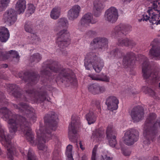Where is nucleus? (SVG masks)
I'll list each match as a JSON object with an SVG mask.
<instances>
[{
    "mask_svg": "<svg viewBox=\"0 0 160 160\" xmlns=\"http://www.w3.org/2000/svg\"><path fill=\"white\" fill-rule=\"evenodd\" d=\"M5 132L0 125V141L7 147L8 158L10 160L13 159V156L15 152V149L10 143L11 138L5 136Z\"/></svg>",
    "mask_w": 160,
    "mask_h": 160,
    "instance_id": "1",
    "label": "nucleus"
},
{
    "mask_svg": "<svg viewBox=\"0 0 160 160\" xmlns=\"http://www.w3.org/2000/svg\"><path fill=\"white\" fill-rule=\"evenodd\" d=\"M138 136L139 133L138 131L135 129H131L125 132L123 140L126 144L131 145L137 141Z\"/></svg>",
    "mask_w": 160,
    "mask_h": 160,
    "instance_id": "2",
    "label": "nucleus"
},
{
    "mask_svg": "<svg viewBox=\"0 0 160 160\" xmlns=\"http://www.w3.org/2000/svg\"><path fill=\"white\" fill-rule=\"evenodd\" d=\"M84 65L87 69L89 70L92 66L96 72H99L103 66V63L102 62L98 61V58L95 57L89 60L86 59Z\"/></svg>",
    "mask_w": 160,
    "mask_h": 160,
    "instance_id": "3",
    "label": "nucleus"
},
{
    "mask_svg": "<svg viewBox=\"0 0 160 160\" xmlns=\"http://www.w3.org/2000/svg\"><path fill=\"white\" fill-rule=\"evenodd\" d=\"M0 113L2 114L6 120H8V123L9 124L8 127L9 130L11 132H15L17 130L16 121L13 119H12L11 117H12L11 115L12 113L6 108H3L0 109Z\"/></svg>",
    "mask_w": 160,
    "mask_h": 160,
    "instance_id": "4",
    "label": "nucleus"
},
{
    "mask_svg": "<svg viewBox=\"0 0 160 160\" xmlns=\"http://www.w3.org/2000/svg\"><path fill=\"white\" fill-rule=\"evenodd\" d=\"M57 35V43L60 47L63 48L64 47H67L70 44V40L69 38V34L66 30L63 29L61 30Z\"/></svg>",
    "mask_w": 160,
    "mask_h": 160,
    "instance_id": "5",
    "label": "nucleus"
},
{
    "mask_svg": "<svg viewBox=\"0 0 160 160\" xmlns=\"http://www.w3.org/2000/svg\"><path fill=\"white\" fill-rule=\"evenodd\" d=\"M118 17V12L116 8L111 7L105 12V18L106 20L113 23L117 20Z\"/></svg>",
    "mask_w": 160,
    "mask_h": 160,
    "instance_id": "6",
    "label": "nucleus"
},
{
    "mask_svg": "<svg viewBox=\"0 0 160 160\" xmlns=\"http://www.w3.org/2000/svg\"><path fill=\"white\" fill-rule=\"evenodd\" d=\"M115 133V132L112 125H108L106 130L107 138L109 140L110 145L113 147H115L117 143Z\"/></svg>",
    "mask_w": 160,
    "mask_h": 160,
    "instance_id": "7",
    "label": "nucleus"
},
{
    "mask_svg": "<svg viewBox=\"0 0 160 160\" xmlns=\"http://www.w3.org/2000/svg\"><path fill=\"white\" fill-rule=\"evenodd\" d=\"M143 109L139 106L134 108L131 113L132 118L135 122L139 121L143 117Z\"/></svg>",
    "mask_w": 160,
    "mask_h": 160,
    "instance_id": "8",
    "label": "nucleus"
},
{
    "mask_svg": "<svg viewBox=\"0 0 160 160\" xmlns=\"http://www.w3.org/2000/svg\"><path fill=\"white\" fill-rule=\"evenodd\" d=\"M17 19L15 11L10 9L4 14L3 20L5 22L11 25L14 23Z\"/></svg>",
    "mask_w": 160,
    "mask_h": 160,
    "instance_id": "9",
    "label": "nucleus"
},
{
    "mask_svg": "<svg viewBox=\"0 0 160 160\" xmlns=\"http://www.w3.org/2000/svg\"><path fill=\"white\" fill-rule=\"evenodd\" d=\"M148 68V62H144L142 64V72L143 77L146 79L148 78L149 77H152L153 79H154L155 80L158 79L159 76V73L156 72L154 74L151 73L150 75L149 74Z\"/></svg>",
    "mask_w": 160,
    "mask_h": 160,
    "instance_id": "10",
    "label": "nucleus"
},
{
    "mask_svg": "<svg viewBox=\"0 0 160 160\" xmlns=\"http://www.w3.org/2000/svg\"><path fill=\"white\" fill-rule=\"evenodd\" d=\"M80 123L79 119H72L71 123L69 125L68 127V137L70 139H72L76 133L75 129L78 127Z\"/></svg>",
    "mask_w": 160,
    "mask_h": 160,
    "instance_id": "11",
    "label": "nucleus"
},
{
    "mask_svg": "<svg viewBox=\"0 0 160 160\" xmlns=\"http://www.w3.org/2000/svg\"><path fill=\"white\" fill-rule=\"evenodd\" d=\"M106 103L108 109L113 111L118 109L119 101L116 97L111 96L107 99Z\"/></svg>",
    "mask_w": 160,
    "mask_h": 160,
    "instance_id": "12",
    "label": "nucleus"
},
{
    "mask_svg": "<svg viewBox=\"0 0 160 160\" xmlns=\"http://www.w3.org/2000/svg\"><path fill=\"white\" fill-rule=\"evenodd\" d=\"M81 8L78 5L73 6L68 12V17L69 19L73 20L78 16Z\"/></svg>",
    "mask_w": 160,
    "mask_h": 160,
    "instance_id": "13",
    "label": "nucleus"
},
{
    "mask_svg": "<svg viewBox=\"0 0 160 160\" xmlns=\"http://www.w3.org/2000/svg\"><path fill=\"white\" fill-rule=\"evenodd\" d=\"M105 89L104 87L100 86L94 84L89 85L88 87L89 91L94 95L102 93L105 91Z\"/></svg>",
    "mask_w": 160,
    "mask_h": 160,
    "instance_id": "14",
    "label": "nucleus"
},
{
    "mask_svg": "<svg viewBox=\"0 0 160 160\" xmlns=\"http://www.w3.org/2000/svg\"><path fill=\"white\" fill-rule=\"evenodd\" d=\"M96 20L93 19L92 15L90 13L85 14L81 21L82 25L86 27L90 25V23L93 24L96 22Z\"/></svg>",
    "mask_w": 160,
    "mask_h": 160,
    "instance_id": "15",
    "label": "nucleus"
},
{
    "mask_svg": "<svg viewBox=\"0 0 160 160\" xmlns=\"http://www.w3.org/2000/svg\"><path fill=\"white\" fill-rule=\"evenodd\" d=\"M93 4L94 15L96 17H98L101 11L104 8V5L100 0H95Z\"/></svg>",
    "mask_w": 160,
    "mask_h": 160,
    "instance_id": "16",
    "label": "nucleus"
},
{
    "mask_svg": "<svg viewBox=\"0 0 160 160\" xmlns=\"http://www.w3.org/2000/svg\"><path fill=\"white\" fill-rule=\"evenodd\" d=\"M10 37L9 31L7 28L2 27H0V41L2 42H6Z\"/></svg>",
    "mask_w": 160,
    "mask_h": 160,
    "instance_id": "17",
    "label": "nucleus"
},
{
    "mask_svg": "<svg viewBox=\"0 0 160 160\" xmlns=\"http://www.w3.org/2000/svg\"><path fill=\"white\" fill-rule=\"evenodd\" d=\"M26 2L25 0H18L15 5V9L17 13H23L26 8Z\"/></svg>",
    "mask_w": 160,
    "mask_h": 160,
    "instance_id": "18",
    "label": "nucleus"
},
{
    "mask_svg": "<svg viewBox=\"0 0 160 160\" xmlns=\"http://www.w3.org/2000/svg\"><path fill=\"white\" fill-rule=\"evenodd\" d=\"M9 54L11 56L15 58L18 59L19 58V55L17 52L13 50H10L8 52L5 54L3 53L2 50L0 49V60H4L7 58L6 57L8 54Z\"/></svg>",
    "mask_w": 160,
    "mask_h": 160,
    "instance_id": "19",
    "label": "nucleus"
},
{
    "mask_svg": "<svg viewBox=\"0 0 160 160\" xmlns=\"http://www.w3.org/2000/svg\"><path fill=\"white\" fill-rule=\"evenodd\" d=\"M149 55L152 58H154L156 59H159L160 48L153 47L150 50Z\"/></svg>",
    "mask_w": 160,
    "mask_h": 160,
    "instance_id": "20",
    "label": "nucleus"
},
{
    "mask_svg": "<svg viewBox=\"0 0 160 160\" xmlns=\"http://www.w3.org/2000/svg\"><path fill=\"white\" fill-rule=\"evenodd\" d=\"M24 132L25 134V137L27 140L32 144L34 142L33 140V135L30 128L28 127H25Z\"/></svg>",
    "mask_w": 160,
    "mask_h": 160,
    "instance_id": "21",
    "label": "nucleus"
},
{
    "mask_svg": "<svg viewBox=\"0 0 160 160\" xmlns=\"http://www.w3.org/2000/svg\"><path fill=\"white\" fill-rule=\"evenodd\" d=\"M91 44L94 46H97V45H99L103 47L104 48H107V41L106 39L101 40L99 38H96L93 40V42H92Z\"/></svg>",
    "mask_w": 160,
    "mask_h": 160,
    "instance_id": "22",
    "label": "nucleus"
},
{
    "mask_svg": "<svg viewBox=\"0 0 160 160\" xmlns=\"http://www.w3.org/2000/svg\"><path fill=\"white\" fill-rule=\"evenodd\" d=\"M61 9L60 8L55 7L51 10L50 13L51 18L54 19L58 18L60 15Z\"/></svg>",
    "mask_w": 160,
    "mask_h": 160,
    "instance_id": "23",
    "label": "nucleus"
},
{
    "mask_svg": "<svg viewBox=\"0 0 160 160\" xmlns=\"http://www.w3.org/2000/svg\"><path fill=\"white\" fill-rule=\"evenodd\" d=\"M86 118L88 123L91 124L95 122L96 120V117L93 112H90L86 115Z\"/></svg>",
    "mask_w": 160,
    "mask_h": 160,
    "instance_id": "24",
    "label": "nucleus"
},
{
    "mask_svg": "<svg viewBox=\"0 0 160 160\" xmlns=\"http://www.w3.org/2000/svg\"><path fill=\"white\" fill-rule=\"evenodd\" d=\"M42 130V128H41L39 129L38 130H37L36 132L37 133V135L38 137H40V138H42V139H43V137L45 134V132L46 134L47 132L48 133L49 132L46 131V130H45V131H43V132H42L41 130ZM41 140V138H40V140Z\"/></svg>",
    "mask_w": 160,
    "mask_h": 160,
    "instance_id": "25",
    "label": "nucleus"
},
{
    "mask_svg": "<svg viewBox=\"0 0 160 160\" xmlns=\"http://www.w3.org/2000/svg\"><path fill=\"white\" fill-rule=\"evenodd\" d=\"M28 160H38L34 153L32 150H31L28 151Z\"/></svg>",
    "mask_w": 160,
    "mask_h": 160,
    "instance_id": "26",
    "label": "nucleus"
},
{
    "mask_svg": "<svg viewBox=\"0 0 160 160\" xmlns=\"http://www.w3.org/2000/svg\"><path fill=\"white\" fill-rule=\"evenodd\" d=\"M104 133V132L103 131H98V132L97 131L95 133V135L93 133L92 136L94 138H98V139H99V137H102Z\"/></svg>",
    "mask_w": 160,
    "mask_h": 160,
    "instance_id": "27",
    "label": "nucleus"
},
{
    "mask_svg": "<svg viewBox=\"0 0 160 160\" xmlns=\"http://www.w3.org/2000/svg\"><path fill=\"white\" fill-rule=\"evenodd\" d=\"M98 147L95 146L92 151L91 160H96V152Z\"/></svg>",
    "mask_w": 160,
    "mask_h": 160,
    "instance_id": "28",
    "label": "nucleus"
},
{
    "mask_svg": "<svg viewBox=\"0 0 160 160\" xmlns=\"http://www.w3.org/2000/svg\"><path fill=\"white\" fill-rule=\"evenodd\" d=\"M24 28L25 31L27 32L31 33L32 31V28L29 22L25 24Z\"/></svg>",
    "mask_w": 160,
    "mask_h": 160,
    "instance_id": "29",
    "label": "nucleus"
},
{
    "mask_svg": "<svg viewBox=\"0 0 160 160\" xmlns=\"http://www.w3.org/2000/svg\"><path fill=\"white\" fill-rule=\"evenodd\" d=\"M35 9V7L33 4H29L28 5V12L31 14L34 13Z\"/></svg>",
    "mask_w": 160,
    "mask_h": 160,
    "instance_id": "30",
    "label": "nucleus"
},
{
    "mask_svg": "<svg viewBox=\"0 0 160 160\" xmlns=\"http://www.w3.org/2000/svg\"><path fill=\"white\" fill-rule=\"evenodd\" d=\"M66 155L67 157V160H74L72 153V151L66 150Z\"/></svg>",
    "mask_w": 160,
    "mask_h": 160,
    "instance_id": "31",
    "label": "nucleus"
},
{
    "mask_svg": "<svg viewBox=\"0 0 160 160\" xmlns=\"http://www.w3.org/2000/svg\"><path fill=\"white\" fill-rule=\"evenodd\" d=\"M31 39L34 43L39 40V38L37 35L34 33L31 34Z\"/></svg>",
    "mask_w": 160,
    "mask_h": 160,
    "instance_id": "32",
    "label": "nucleus"
},
{
    "mask_svg": "<svg viewBox=\"0 0 160 160\" xmlns=\"http://www.w3.org/2000/svg\"><path fill=\"white\" fill-rule=\"evenodd\" d=\"M100 75V79H99L100 80L99 81L105 82H108L109 81V78L106 75Z\"/></svg>",
    "mask_w": 160,
    "mask_h": 160,
    "instance_id": "33",
    "label": "nucleus"
},
{
    "mask_svg": "<svg viewBox=\"0 0 160 160\" xmlns=\"http://www.w3.org/2000/svg\"><path fill=\"white\" fill-rule=\"evenodd\" d=\"M10 2V0H1L0 2L1 4V7H6Z\"/></svg>",
    "mask_w": 160,
    "mask_h": 160,
    "instance_id": "34",
    "label": "nucleus"
},
{
    "mask_svg": "<svg viewBox=\"0 0 160 160\" xmlns=\"http://www.w3.org/2000/svg\"><path fill=\"white\" fill-rule=\"evenodd\" d=\"M119 45L122 46H128L129 44V41L128 39H126L123 40H119Z\"/></svg>",
    "mask_w": 160,
    "mask_h": 160,
    "instance_id": "35",
    "label": "nucleus"
},
{
    "mask_svg": "<svg viewBox=\"0 0 160 160\" xmlns=\"http://www.w3.org/2000/svg\"><path fill=\"white\" fill-rule=\"evenodd\" d=\"M18 108L19 109H21V110L23 109H25L26 110V112L27 111L28 112V110L29 109L26 110V109L28 108V105L26 104H20L18 105Z\"/></svg>",
    "mask_w": 160,
    "mask_h": 160,
    "instance_id": "36",
    "label": "nucleus"
},
{
    "mask_svg": "<svg viewBox=\"0 0 160 160\" xmlns=\"http://www.w3.org/2000/svg\"><path fill=\"white\" fill-rule=\"evenodd\" d=\"M38 148L40 150L43 151H46L47 150V147L43 143H39L38 145Z\"/></svg>",
    "mask_w": 160,
    "mask_h": 160,
    "instance_id": "37",
    "label": "nucleus"
},
{
    "mask_svg": "<svg viewBox=\"0 0 160 160\" xmlns=\"http://www.w3.org/2000/svg\"><path fill=\"white\" fill-rule=\"evenodd\" d=\"M89 76L90 77L92 80H95L97 81H99L100 75H89Z\"/></svg>",
    "mask_w": 160,
    "mask_h": 160,
    "instance_id": "38",
    "label": "nucleus"
},
{
    "mask_svg": "<svg viewBox=\"0 0 160 160\" xmlns=\"http://www.w3.org/2000/svg\"><path fill=\"white\" fill-rule=\"evenodd\" d=\"M128 57L124 58L123 60V62L125 64H127L129 65V64H131V61L130 60H128L129 59Z\"/></svg>",
    "mask_w": 160,
    "mask_h": 160,
    "instance_id": "39",
    "label": "nucleus"
},
{
    "mask_svg": "<svg viewBox=\"0 0 160 160\" xmlns=\"http://www.w3.org/2000/svg\"><path fill=\"white\" fill-rule=\"evenodd\" d=\"M122 152L123 154L125 156H129L130 154V152L127 149H122Z\"/></svg>",
    "mask_w": 160,
    "mask_h": 160,
    "instance_id": "40",
    "label": "nucleus"
},
{
    "mask_svg": "<svg viewBox=\"0 0 160 160\" xmlns=\"http://www.w3.org/2000/svg\"><path fill=\"white\" fill-rule=\"evenodd\" d=\"M156 118V114L155 113H152L150 115L148 119H150V120H153L154 119Z\"/></svg>",
    "mask_w": 160,
    "mask_h": 160,
    "instance_id": "41",
    "label": "nucleus"
},
{
    "mask_svg": "<svg viewBox=\"0 0 160 160\" xmlns=\"http://www.w3.org/2000/svg\"><path fill=\"white\" fill-rule=\"evenodd\" d=\"M101 160H112V158L109 157H107L105 155L104 157L102 156V158Z\"/></svg>",
    "mask_w": 160,
    "mask_h": 160,
    "instance_id": "42",
    "label": "nucleus"
},
{
    "mask_svg": "<svg viewBox=\"0 0 160 160\" xmlns=\"http://www.w3.org/2000/svg\"><path fill=\"white\" fill-rule=\"evenodd\" d=\"M60 23L62 26H66L67 22H65L64 19H62L60 20Z\"/></svg>",
    "mask_w": 160,
    "mask_h": 160,
    "instance_id": "43",
    "label": "nucleus"
},
{
    "mask_svg": "<svg viewBox=\"0 0 160 160\" xmlns=\"http://www.w3.org/2000/svg\"><path fill=\"white\" fill-rule=\"evenodd\" d=\"M34 58H35L38 61L39 60H40V55L38 53H37L35 56L34 55Z\"/></svg>",
    "mask_w": 160,
    "mask_h": 160,
    "instance_id": "44",
    "label": "nucleus"
},
{
    "mask_svg": "<svg viewBox=\"0 0 160 160\" xmlns=\"http://www.w3.org/2000/svg\"><path fill=\"white\" fill-rule=\"evenodd\" d=\"M72 146L71 145H69L67 146L66 150H68V151H72Z\"/></svg>",
    "mask_w": 160,
    "mask_h": 160,
    "instance_id": "45",
    "label": "nucleus"
},
{
    "mask_svg": "<svg viewBox=\"0 0 160 160\" xmlns=\"http://www.w3.org/2000/svg\"><path fill=\"white\" fill-rule=\"evenodd\" d=\"M154 126L155 127H160V118L159 119H158L157 122L155 123Z\"/></svg>",
    "mask_w": 160,
    "mask_h": 160,
    "instance_id": "46",
    "label": "nucleus"
},
{
    "mask_svg": "<svg viewBox=\"0 0 160 160\" xmlns=\"http://www.w3.org/2000/svg\"><path fill=\"white\" fill-rule=\"evenodd\" d=\"M50 69L51 70H52L55 72H57V70H56V69L55 68H50Z\"/></svg>",
    "mask_w": 160,
    "mask_h": 160,
    "instance_id": "47",
    "label": "nucleus"
},
{
    "mask_svg": "<svg viewBox=\"0 0 160 160\" xmlns=\"http://www.w3.org/2000/svg\"><path fill=\"white\" fill-rule=\"evenodd\" d=\"M79 144H80V148L82 149V150H83L84 149L83 148H82V143H81V142H79Z\"/></svg>",
    "mask_w": 160,
    "mask_h": 160,
    "instance_id": "48",
    "label": "nucleus"
},
{
    "mask_svg": "<svg viewBox=\"0 0 160 160\" xmlns=\"http://www.w3.org/2000/svg\"><path fill=\"white\" fill-rule=\"evenodd\" d=\"M3 67L4 68H7L8 67V65L7 64H4L3 65Z\"/></svg>",
    "mask_w": 160,
    "mask_h": 160,
    "instance_id": "49",
    "label": "nucleus"
},
{
    "mask_svg": "<svg viewBox=\"0 0 160 160\" xmlns=\"http://www.w3.org/2000/svg\"><path fill=\"white\" fill-rule=\"evenodd\" d=\"M149 90L150 91H151V92L152 93H151L150 94V95H153V94L154 93V92L153 91H152V90Z\"/></svg>",
    "mask_w": 160,
    "mask_h": 160,
    "instance_id": "50",
    "label": "nucleus"
},
{
    "mask_svg": "<svg viewBox=\"0 0 160 160\" xmlns=\"http://www.w3.org/2000/svg\"><path fill=\"white\" fill-rule=\"evenodd\" d=\"M29 114H30V116L33 114V113L32 112H31V111H29Z\"/></svg>",
    "mask_w": 160,
    "mask_h": 160,
    "instance_id": "51",
    "label": "nucleus"
},
{
    "mask_svg": "<svg viewBox=\"0 0 160 160\" xmlns=\"http://www.w3.org/2000/svg\"><path fill=\"white\" fill-rule=\"evenodd\" d=\"M56 126H55V127H54L53 128V130H55L56 129Z\"/></svg>",
    "mask_w": 160,
    "mask_h": 160,
    "instance_id": "52",
    "label": "nucleus"
},
{
    "mask_svg": "<svg viewBox=\"0 0 160 160\" xmlns=\"http://www.w3.org/2000/svg\"><path fill=\"white\" fill-rule=\"evenodd\" d=\"M155 160H158V158L157 157L155 158Z\"/></svg>",
    "mask_w": 160,
    "mask_h": 160,
    "instance_id": "53",
    "label": "nucleus"
},
{
    "mask_svg": "<svg viewBox=\"0 0 160 160\" xmlns=\"http://www.w3.org/2000/svg\"><path fill=\"white\" fill-rule=\"evenodd\" d=\"M159 87L160 88V82L159 83Z\"/></svg>",
    "mask_w": 160,
    "mask_h": 160,
    "instance_id": "54",
    "label": "nucleus"
},
{
    "mask_svg": "<svg viewBox=\"0 0 160 160\" xmlns=\"http://www.w3.org/2000/svg\"><path fill=\"white\" fill-rule=\"evenodd\" d=\"M23 119V120H25V119L24 118H23V117H21Z\"/></svg>",
    "mask_w": 160,
    "mask_h": 160,
    "instance_id": "55",
    "label": "nucleus"
},
{
    "mask_svg": "<svg viewBox=\"0 0 160 160\" xmlns=\"http://www.w3.org/2000/svg\"><path fill=\"white\" fill-rule=\"evenodd\" d=\"M146 130H145V131H144V133H146Z\"/></svg>",
    "mask_w": 160,
    "mask_h": 160,
    "instance_id": "56",
    "label": "nucleus"
},
{
    "mask_svg": "<svg viewBox=\"0 0 160 160\" xmlns=\"http://www.w3.org/2000/svg\"><path fill=\"white\" fill-rule=\"evenodd\" d=\"M76 2H78L79 0H75Z\"/></svg>",
    "mask_w": 160,
    "mask_h": 160,
    "instance_id": "57",
    "label": "nucleus"
},
{
    "mask_svg": "<svg viewBox=\"0 0 160 160\" xmlns=\"http://www.w3.org/2000/svg\"><path fill=\"white\" fill-rule=\"evenodd\" d=\"M43 140V142H44H44H45V141H44V140Z\"/></svg>",
    "mask_w": 160,
    "mask_h": 160,
    "instance_id": "58",
    "label": "nucleus"
},
{
    "mask_svg": "<svg viewBox=\"0 0 160 160\" xmlns=\"http://www.w3.org/2000/svg\"><path fill=\"white\" fill-rule=\"evenodd\" d=\"M99 48H102V47H99Z\"/></svg>",
    "mask_w": 160,
    "mask_h": 160,
    "instance_id": "59",
    "label": "nucleus"
}]
</instances>
